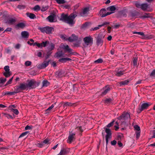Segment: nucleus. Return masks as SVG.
<instances>
[{
	"mask_svg": "<svg viewBox=\"0 0 155 155\" xmlns=\"http://www.w3.org/2000/svg\"><path fill=\"white\" fill-rule=\"evenodd\" d=\"M56 1L58 4H63L66 2L64 0H56Z\"/></svg>",
	"mask_w": 155,
	"mask_h": 155,
	"instance_id": "nucleus-38",
	"label": "nucleus"
},
{
	"mask_svg": "<svg viewBox=\"0 0 155 155\" xmlns=\"http://www.w3.org/2000/svg\"><path fill=\"white\" fill-rule=\"evenodd\" d=\"M125 71L124 70L122 71H117L115 74V75L118 77H120L123 75Z\"/></svg>",
	"mask_w": 155,
	"mask_h": 155,
	"instance_id": "nucleus-27",
	"label": "nucleus"
},
{
	"mask_svg": "<svg viewBox=\"0 0 155 155\" xmlns=\"http://www.w3.org/2000/svg\"><path fill=\"white\" fill-rule=\"evenodd\" d=\"M114 120H113L110 123L108 124L107 126V127H110L113 125L114 123Z\"/></svg>",
	"mask_w": 155,
	"mask_h": 155,
	"instance_id": "nucleus-57",
	"label": "nucleus"
},
{
	"mask_svg": "<svg viewBox=\"0 0 155 155\" xmlns=\"http://www.w3.org/2000/svg\"><path fill=\"white\" fill-rule=\"evenodd\" d=\"M151 105V104L150 103H144L142 104L140 107H139L138 110H139V111H138V112L139 113H140L144 110L147 109V108Z\"/></svg>",
	"mask_w": 155,
	"mask_h": 155,
	"instance_id": "nucleus-7",
	"label": "nucleus"
},
{
	"mask_svg": "<svg viewBox=\"0 0 155 155\" xmlns=\"http://www.w3.org/2000/svg\"><path fill=\"white\" fill-rule=\"evenodd\" d=\"M49 43V42L48 41H43L41 44V48L42 47H45L46 46V45L47 44H48Z\"/></svg>",
	"mask_w": 155,
	"mask_h": 155,
	"instance_id": "nucleus-32",
	"label": "nucleus"
},
{
	"mask_svg": "<svg viewBox=\"0 0 155 155\" xmlns=\"http://www.w3.org/2000/svg\"><path fill=\"white\" fill-rule=\"evenodd\" d=\"M113 100L110 98H107L105 100V103L107 104H109L111 103Z\"/></svg>",
	"mask_w": 155,
	"mask_h": 155,
	"instance_id": "nucleus-35",
	"label": "nucleus"
},
{
	"mask_svg": "<svg viewBox=\"0 0 155 155\" xmlns=\"http://www.w3.org/2000/svg\"><path fill=\"white\" fill-rule=\"evenodd\" d=\"M32 126L27 125L25 127V130L31 129L32 128Z\"/></svg>",
	"mask_w": 155,
	"mask_h": 155,
	"instance_id": "nucleus-60",
	"label": "nucleus"
},
{
	"mask_svg": "<svg viewBox=\"0 0 155 155\" xmlns=\"http://www.w3.org/2000/svg\"><path fill=\"white\" fill-rule=\"evenodd\" d=\"M137 58L136 57H134L133 59V63L134 66L137 65Z\"/></svg>",
	"mask_w": 155,
	"mask_h": 155,
	"instance_id": "nucleus-31",
	"label": "nucleus"
},
{
	"mask_svg": "<svg viewBox=\"0 0 155 155\" xmlns=\"http://www.w3.org/2000/svg\"><path fill=\"white\" fill-rule=\"evenodd\" d=\"M150 76L154 77L155 76V70H153L150 74Z\"/></svg>",
	"mask_w": 155,
	"mask_h": 155,
	"instance_id": "nucleus-50",
	"label": "nucleus"
},
{
	"mask_svg": "<svg viewBox=\"0 0 155 155\" xmlns=\"http://www.w3.org/2000/svg\"><path fill=\"white\" fill-rule=\"evenodd\" d=\"M104 36L102 34L100 33L96 38V43L97 45H102L103 43V39L104 38Z\"/></svg>",
	"mask_w": 155,
	"mask_h": 155,
	"instance_id": "nucleus-3",
	"label": "nucleus"
},
{
	"mask_svg": "<svg viewBox=\"0 0 155 155\" xmlns=\"http://www.w3.org/2000/svg\"><path fill=\"white\" fill-rule=\"evenodd\" d=\"M103 62V60L102 58H99L97 60L94 61V63L95 64L101 63Z\"/></svg>",
	"mask_w": 155,
	"mask_h": 155,
	"instance_id": "nucleus-37",
	"label": "nucleus"
},
{
	"mask_svg": "<svg viewBox=\"0 0 155 155\" xmlns=\"http://www.w3.org/2000/svg\"><path fill=\"white\" fill-rule=\"evenodd\" d=\"M54 105L52 104L50 107H49L45 111L46 113H48V111L52 109L54 107Z\"/></svg>",
	"mask_w": 155,
	"mask_h": 155,
	"instance_id": "nucleus-45",
	"label": "nucleus"
},
{
	"mask_svg": "<svg viewBox=\"0 0 155 155\" xmlns=\"http://www.w3.org/2000/svg\"><path fill=\"white\" fill-rule=\"evenodd\" d=\"M90 23L88 22H86L82 26L81 28H84L89 25Z\"/></svg>",
	"mask_w": 155,
	"mask_h": 155,
	"instance_id": "nucleus-39",
	"label": "nucleus"
},
{
	"mask_svg": "<svg viewBox=\"0 0 155 155\" xmlns=\"http://www.w3.org/2000/svg\"><path fill=\"white\" fill-rule=\"evenodd\" d=\"M18 86L21 91L24 90L27 88V85L26 84H21Z\"/></svg>",
	"mask_w": 155,
	"mask_h": 155,
	"instance_id": "nucleus-23",
	"label": "nucleus"
},
{
	"mask_svg": "<svg viewBox=\"0 0 155 155\" xmlns=\"http://www.w3.org/2000/svg\"><path fill=\"white\" fill-rule=\"evenodd\" d=\"M50 84L49 82L47 80H44L42 82V87H47Z\"/></svg>",
	"mask_w": 155,
	"mask_h": 155,
	"instance_id": "nucleus-29",
	"label": "nucleus"
},
{
	"mask_svg": "<svg viewBox=\"0 0 155 155\" xmlns=\"http://www.w3.org/2000/svg\"><path fill=\"white\" fill-rule=\"evenodd\" d=\"M49 141L48 139H46L45 140H44L42 143H43V144H47L49 143Z\"/></svg>",
	"mask_w": 155,
	"mask_h": 155,
	"instance_id": "nucleus-62",
	"label": "nucleus"
},
{
	"mask_svg": "<svg viewBox=\"0 0 155 155\" xmlns=\"http://www.w3.org/2000/svg\"><path fill=\"white\" fill-rule=\"evenodd\" d=\"M148 7V4L147 3H143L141 4V8L143 11L146 10Z\"/></svg>",
	"mask_w": 155,
	"mask_h": 155,
	"instance_id": "nucleus-24",
	"label": "nucleus"
},
{
	"mask_svg": "<svg viewBox=\"0 0 155 155\" xmlns=\"http://www.w3.org/2000/svg\"><path fill=\"white\" fill-rule=\"evenodd\" d=\"M59 61L62 63L65 62H66V58H60L59 60Z\"/></svg>",
	"mask_w": 155,
	"mask_h": 155,
	"instance_id": "nucleus-56",
	"label": "nucleus"
},
{
	"mask_svg": "<svg viewBox=\"0 0 155 155\" xmlns=\"http://www.w3.org/2000/svg\"><path fill=\"white\" fill-rule=\"evenodd\" d=\"M13 78V77H12L11 79H10L6 83L5 86H6L11 83L12 81Z\"/></svg>",
	"mask_w": 155,
	"mask_h": 155,
	"instance_id": "nucleus-52",
	"label": "nucleus"
},
{
	"mask_svg": "<svg viewBox=\"0 0 155 155\" xmlns=\"http://www.w3.org/2000/svg\"><path fill=\"white\" fill-rule=\"evenodd\" d=\"M110 22H107L105 21L104 22L102 25H99L98 27H101L103 26H104L105 25H109Z\"/></svg>",
	"mask_w": 155,
	"mask_h": 155,
	"instance_id": "nucleus-41",
	"label": "nucleus"
},
{
	"mask_svg": "<svg viewBox=\"0 0 155 155\" xmlns=\"http://www.w3.org/2000/svg\"><path fill=\"white\" fill-rule=\"evenodd\" d=\"M4 115L5 117H6L8 119H13V117H12V116L10 115H9V114H4Z\"/></svg>",
	"mask_w": 155,
	"mask_h": 155,
	"instance_id": "nucleus-43",
	"label": "nucleus"
},
{
	"mask_svg": "<svg viewBox=\"0 0 155 155\" xmlns=\"http://www.w3.org/2000/svg\"><path fill=\"white\" fill-rule=\"evenodd\" d=\"M36 82L34 80H31L28 82V84H26L27 87H31V88L33 89L36 87Z\"/></svg>",
	"mask_w": 155,
	"mask_h": 155,
	"instance_id": "nucleus-10",
	"label": "nucleus"
},
{
	"mask_svg": "<svg viewBox=\"0 0 155 155\" xmlns=\"http://www.w3.org/2000/svg\"><path fill=\"white\" fill-rule=\"evenodd\" d=\"M143 37V39L145 40L151 39L153 38V36L151 35H145L144 34Z\"/></svg>",
	"mask_w": 155,
	"mask_h": 155,
	"instance_id": "nucleus-26",
	"label": "nucleus"
},
{
	"mask_svg": "<svg viewBox=\"0 0 155 155\" xmlns=\"http://www.w3.org/2000/svg\"><path fill=\"white\" fill-rule=\"evenodd\" d=\"M55 15L54 14H53L52 15H49L47 18L48 21L50 22H54V17Z\"/></svg>",
	"mask_w": 155,
	"mask_h": 155,
	"instance_id": "nucleus-18",
	"label": "nucleus"
},
{
	"mask_svg": "<svg viewBox=\"0 0 155 155\" xmlns=\"http://www.w3.org/2000/svg\"><path fill=\"white\" fill-rule=\"evenodd\" d=\"M104 129H105V132L107 133V134L105 136V138L106 144L107 145L108 142V139L111 137L112 134L111 131L110 129L104 127Z\"/></svg>",
	"mask_w": 155,
	"mask_h": 155,
	"instance_id": "nucleus-5",
	"label": "nucleus"
},
{
	"mask_svg": "<svg viewBox=\"0 0 155 155\" xmlns=\"http://www.w3.org/2000/svg\"><path fill=\"white\" fill-rule=\"evenodd\" d=\"M11 110L16 115H18L19 114L18 110L16 109H14L12 108H11Z\"/></svg>",
	"mask_w": 155,
	"mask_h": 155,
	"instance_id": "nucleus-40",
	"label": "nucleus"
},
{
	"mask_svg": "<svg viewBox=\"0 0 155 155\" xmlns=\"http://www.w3.org/2000/svg\"><path fill=\"white\" fill-rule=\"evenodd\" d=\"M64 54L62 51H59L56 53L55 56L56 57L59 58L63 56Z\"/></svg>",
	"mask_w": 155,
	"mask_h": 155,
	"instance_id": "nucleus-21",
	"label": "nucleus"
},
{
	"mask_svg": "<svg viewBox=\"0 0 155 155\" xmlns=\"http://www.w3.org/2000/svg\"><path fill=\"white\" fill-rule=\"evenodd\" d=\"M9 67L8 66H6L4 68V69L5 71V72H9Z\"/></svg>",
	"mask_w": 155,
	"mask_h": 155,
	"instance_id": "nucleus-59",
	"label": "nucleus"
},
{
	"mask_svg": "<svg viewBox=\"0 0 155 155\" xmlns=\"http://www.w3.org/2000/svg\"><path fill=\"white\" fill-rule=\"evenodd\" d=\"M17 21V19L15 17L10 18L7 20V22L8 24L11 25L14 24Z\"/></svg>",
	"mask_w": 155,
	"mask_h": 155,
	"instance_id": "nucleus-17",
	"label": "nucleus"
},
{
	"mask_svg": "<svg viewBox=\"0 0 155 155\" xmlns=\"http://www.w3.org/2000/svg\"><path fill=\"white\" fill-rule=\"evenodd\" d=\"M109 8L110 10L111 11H114L116 10V8L113 5L110 6Z\"/></svg>",
	"mask_w": 155,
	"mask_h": 155,
	"instance_id": "nucleus-47",
	"label": "nucleus"
},
{
	"mask_svg": "<svg viewBox=\"0 0 155 155\" xmlns=\"http://www.w3.org/2000/svg\"><path fill=\"white\" fill-rule=\"evenodd\" d=\"M36 45L38 46V48H41V43H38L36 42L34 44V46Z\"/></svg>",
	"mask_w": 155,
	"mask_h": 155,
	"instance_id": "nucleus-61",
	"label": "nucleus"
},
{
	"mask_svg": "<svg viewBox=\"0 0 155 155\" xmlns=\"http://www.w3.org/2000/svg\"><path fill=\"white\" fill-rule=\"evenodd\" d=\"M68 16V15L67 14H65L64 13H62L61 16L59 20L66 22Z\"/></svg>",
	"mask_w": 155,
	"mask_h": 155,
	"instance_id": "nucleus-16",
	"label": "nucleus"
},
{
	"mask_svg": "<svg viewBox=\"0 0 155 155\" xmlns=\"http://www.w3.org/2000/svg\"><path fill=\"white\" fill-rule=\"evenodd\" d=\"M38 29L42 33L47 34H51L54 31V28L52 27L46 26L44 27L38 28Z\"/></svg>",
	"mask_w": 155,
	"mask_h": 155,
	"instance_id": "nucleus-1",
	"label": "nucleus"
},
{
	"mask_svg": "<svg viewBox=\"0 0 155 155\" xmlns=\"http://www.w3.org/2000/svg\"><path fill=\"white\" fill-rule=\"evenodd\" d=\"M67 149L65 148H63L61 150L60 153L58 155H64L67 153Z\"/></svg>",
	"mask_w": 155,
	"mask_h": 155,
	"instance_id": "nucleus-25",
	"label": "nucleus"
},
{
	"mask_svg": "<svg viewBox=\"0 0 155 155\" xmlns=\"http://www.w3.org/2000/svg\"><path fill=\"white\" fill-rule=\"evenodd\" d=\"M129 82V81L128 80H126L120 82V85H126Z\"/></svg>",
	"mask_w": 155,
	"mask_h": 155,
	"instance_id": "nucleus-30",
	"label": "nucleus"
},
{
	"mask_svg": "<svg viewBox=\"0 0 155 155\" xmlns=\"http://www.w3.org/2000/svg\"><path fill=\"white\" fill-rule=\"evenodd\" d=\"M62 48L64 50V51L68 52V53H70V54H74V52H72L73 50L69 47V46L68 45H63Z\"/></svg>",
	"mask_w": 155,
	"mask_h": 155,
	"instance_id": "nucleus-11",
	"label": "nucleus"
},
{
	"mask_svg": "<svg viewBox=\"0 0 155 155\" xmlns=\"http://www.w3.org/2000/svg\"><path fill=\"white\" fill-rule=\"evenodd\" d=\"M37 68L40 69H42L45 68L43 64H38L37 66Z\"/></svg>",
	"mask_w": 155,
	"mask_h": 155,
	"instance_id": "nucleus-53",
	"label": "nucleus"
},
{
	"mask_svg": "<svg viewBox=\"0 0 155 155\" xmlns=\"http://www.w3.org/2000/svg\"><path fill=\"white\" fill-rule=\"evenodd\" d=\"M15 93L14 92H6L4 95H14L15 94Z\"/></svg>",
	"mask_w": 155,
	"mask_h": 155,
	"instance_id": "nucleus-46",
	"label": "nucleus"
},
{
	"mask_svg": "<svg viewBox=\"0 0 155 155\" xmlns=\"http://www.w3.org/2000/svg\"><path fill=\"white\" fill-rule=\"evenodd\" d=\"M27 16L30 18L34 19L36 18V16L33 13L27 12L26 13Z\"/></svg>",
	"mask_w": 155,
	"mask_h": 155,
	"instance_id": "nucleus-22",
	"label": "nucleus"
},
{
	"mask_svg": "<svg viewBox=\"0 0 155 155\" xmlns=\"http://www.w3.org/2000/svg\"><path fill=\"white\" fill-rule=\"evenodd\" d=\"M25 7V6L24 5H18L17 6V8L19 9H23Z\"/></svg>",
	"mask_w": 155,
	"mask_h": 155,
	"instance_id": "nucleus-48",
	"label": "nucleus"
},
{
	"mask_svg": "<svg viewBox=\"0 0 155 155\" xmlns=\"http://www.w3.org/2000/svg\"><path fill=\"white\" fill-rule=\"evenodd\" d=\"M117 143V141L116 140H114L113 141L111 142V144L112 145H115Z\"/></svg>",
	"mask_w": 155,
	"mask_h": 155,
	"instance_id": "nucleus-64",
	"label": "nucleus"
},
{
	"mask_svg": "<svg viewBox=\"0 0 155 155\" xmlns=\"http://www.w3.org/2000/svg\"><path fill=\"white\" fill-rule=\"evenodd\" d=\"M31 64V62L29 61H26L25 63V64L26 66H30Z\"/></svg>",
	"mask_w": 155,
	"mask_h": 155,
	"instance_id": "nucleus-55",
	"label": "nucleus"
},
{
	"mask_svg": "<svg viewBox=\"0 0 155 155\" xmlns=\"http://www.w3.org/2000/svg\"><path fill=\"white\" fill-rule=\"evenodd\" d=\"M75 134L72 131L69 132V135L67 140L68 143L70 144L75 139Z\"/></svg>",
	"mask_w": 155,
	"mask_h": 155,
	"instance_id": "nucleus-6",
	"label": "nucleus"
},
{
	"mask_svg": "<svg viewBox=\"0 0 155 155\" xmlns=\"http://www.w3.org/2000/svg\"><path fill=\"white\" fill-rule=\"evenodd\" d=\"M21 34L23 38H28L29 35V33L26 31H22L21 32Z\"/></svg>",
	"mask_w": 155,
	"mask_h": 155,
	"instance_id": "nucleus-19",
	"label": "nucleus"
},
{
	"mask_svg": "<svg viewBox=\"0 0 155 155\" xmlns=\"http://www.w3.org/2000/svg\"><path fill=\"white\" fill-rule=\"evenodd\" d=\"M84 41L85 44L88 45L90 44H92L93 43V38L90 36L86 37L84 39Z\"/></svg>",
	"mask_w": 155,
	"mask_h": 155,
	"instance_id": "nucleus-9",
	"label": "nucleus"
},
{
	"mask_svg": "<svg viewBox=\"0 0 155 155\" xmlns=\"http://www.w3.org/2000/svg\"><path fill=\"white\" fill-rule=\"evenodd\" d=\"M21 91L20 89L18 86H16L14 87V93L15 94H16L18 93L21 92Z\"/></svg>",
	"mask_w": 155,
	"mask_h": 155,
	"instance_id": "nucleus-28",
	"label": "nucleus"
},
{
	"mask_svg": "<svg viewBox=\"0 0 155 155\" xmlns=\"http://www.w3.org/2000/svg\"><path fill=\"white\" fill-rule=\"evenodd\" d=\"M104 91L102 92V94L105 95L110 90V87L109 85H107L103 88Z\"/></svg>",
	"mask_w": 155,
	"mask_h": 155,
	"instance_id": "nucleus-14",
	"label": "nucleus"
},
{
	"mask_svg": "<svg viewBox=\"0 0 155 155\" xmlns=\"http://www.w3.org/2000/svg\"><path fill=\"white\" fill-rule=\"evenodd\" d=\"M61 38L65 41H68L69 42H72V41L76 39V38H75L74 39H71V37L68 38L67 36L65 35H61Z\"/></svg>",
	"mask_w": 155,
	"mask_h": 155,
	"instance_id": "nucleus-15",
	"label": "nucleus"
},
{
	"mask_svg": "<svg viewBox=\"0 0 155 155\" xmlns=\"http://www.w3.org/2000/svg\"><path fill=\"white\" fill-rule=\"evenodd\" d=\"M106 12L105 9L102 8L100 11V15L101 17H104L113 13V12H107V13Z\"/></svg>",
	"mask_w": 155,
	"mask_h": 155,
	"instance_id": "nucleus-8",
	"label": "nucleus"
},
{
	"mask_svg": "<svg viewBox=\"0 0 155 155\" xmlns=\"http://www.w3.org/2000/svg\"><path fill=\"white\" fill-rule=\"evenodd\" d=\"M6 81L5 78H0V84H4Z\"/></svg>",
	"mask_w": 155,
	"mask_h": 155,
	"instance_id": "nucleus-44",
	"label": "nucleus"
},
{
	"mask_svg": "<svg viewBox=\"0 0 155 155\" xmlns=\"http://www.w3.org/2000/svg\"><path fill=\"white\" fill-rule=\"evenodd\" d=\"M77 129L81 133H82L83 131V130L82 128V127L81 126L77 127Z\"/></svg>",
	"mask_w": 155,
	"mask_h": 155,
	"instance_id": "nucleus-63",
	"label": "nucleus"
},
{
	"mask_svg": "<svg viewBox=\"0 0 155 155\" xmlns=\"http://www.w3.org/2000/svg\"><path fill=\"white\" fill-rule=\"evenodd\" d=\"M48 6H43L41 10L42 12H45L46 11L48 8Z\"/></svg>",
	"mask_w": 155,
	"mask_h": 155,
	"instance_id": "nucleus-36",
	"label": "nucleus"
},
{
	"mask_svg": "<svg viewBox=\"0 0 155 155\" xmlns=\"http://www.w3.org/2000/svg\"><path fill=\"white\" fill-rule=\"evenodd\" d=\"M89 8L88 7H86L84 8L82 12L80 13V15L81 16H86L87 12H89Z\"/></svg>",
	"mask_w": 155,
	"mask_h": 155,
	"instance_id": "nucleus-12",
	"label": "nucleus"
},
{
	"mask_svg": "<svg viewBox=\"0 0 155 155\" xmlns=\"http://www.w3.org/2000/svg\"><path fill=\"white\" fill-rule=\"evenodd\" d=\"M142 19H144L147 18H152V16L151 14L149 13H145L143 15L141 16L140 17Z\"/></svg>",
	"mask_w": 155,
	"mask_h": 155,
	"instance_id": "nucleus-20",
	"label": "nucleus"
},
{
	"mask_svg": "<svg viewBox=\"0 0 155 155\" xmlns=\"http://www.w3.org/2000/svg\"><path fill=\"white\" fill-rule=\"evenodd\" d=\"M133 34H137L138 35H142L143 37V35H144V33L143 32H134L133 33Z\"/></svg>",
	"mask_w": 155,
	"mask_h": 155,
	"instance_id": "nucleus-54",
	"label": "nucleus"
},
{
	"mask_svg": "<svg viewBox=\"0 0 155 155\" xmlns=\"http://www.w3.org/2000/svg\"><path fill=\"white\" fill-rule=\"evenodd\" d=\"M29 133L28 131H25L24 132H23L22 133L21 135H20V136L19 137H22L25 135H26L28 134Z\"/></svg>",
	"mask_w": 155,
	"mask_h": 155,
	"instance_id": "nucleus-49",
	"label": "nucleus"
},
{
	"mask_svg": "<svg viewBox=\"0 0 155 155\" xmlns=\"http://www.w3.org/2000/svg\"><path fill=\"white\" fill-rule=\"evenodd\" d=\"M49 61H45L42 63L44 65V67L46 68L49 64Z\"/></svg>",
	"mask_w": 155,
	"mask_h": 155,
	"instance_id": "nucleus-51",
	"label": "nucleus"
},
{
	"mask_svg": "<svg viewBox=\"0 0 155 155\" xmlns=\"http://www.w3.org/2000/svg\"><path fill=\"white\" fill-rule=\"evenodd\" d=\"M77 16V15L76 14H71L68 16L65 23L68 24L70 25H73L75 23V21L74 20Z\"/></svg>",
	"mask_w": 155,
	"mask_h": 155,
	"instance_id": "nucleus-2",
	"label": "nucleus"
},
{
	"mask_svg": "<svg viewBox=\"0 0 155 155\" xmlns=\"http://www.w3.org/2000/svg\"><path fill=\"white\" fill-rule=\"evenodd\" d=\"M135 129L138 131H140V127L138 125H136L134 127Z\"/></svg>",
	"mask_w": 155,
	"mask_h": 155,
	"instance_id": "nucleus-58",
	"label": "nucleus"
},
{
	"mask_svg": "<svg viewBox=\"0 0 155 155\" xmlns=\"http://www.w3.org/2000/svg\"><path fill=\"white\" fill-rule=\"evenodd\" d=\"M128 118L130 119V114L127 112H124L121 115L117 118V119L119 120H127Z\"/></svg>",
	"mask_w": 155,
	"mask_h": 155,
	"instance_id": "nucleus-4",
	"label": "nucleus"
},
{
	"mask_svg": "<svg viewBox=\"0 0 155 155\" xmlns=\"http://www.w3.org/2000/svg\"><path fill=\"white\" fill-rule=\"evenodd\" d=\"M70 37L71 38V39H74L75 38H76V39L73 41L72 42H73L74 41H77L78 40V37L77 36L75 35L74 34H72L71 35Z\"/></svg>",
	"mask_w": 155,
	"mask_h": 155,
	"instance_id": "nucleus-34",
	"label": "nucleus"
},
{
	"mask_svg": "<svg viewBox=\"0 0 155 155\" xmlns=\"http://www.w3.org/2000/svg\"><path fill=\"white\" fill-rule=\"evenodd\" d=\"M3 74L6 77L8 78L10 77L11 75V73L10 71L5 72L3 73Z\"/></svg>",
	"mask_w": 155,
	"mask_h": 155,
	"instance_id": "nucleus-33",
	"label": "nucleus"
},
{
	"mask_svg": "<svg viewBox=\"0 0 155 155\" xmlns=\"http://www.w3.org/2000/svg\"><path fill=\"white\" fill-rule=\"evenodd\" d=\"M40 9V7L38 5H35L33 8V10L35 11H39Z\"/></svg>",
	"mask_w": 155,
	"mask_h": 155,
	"instance_id": "nucleus-42",
	"label": "nucleus"
},
{
	"mask_svg": "<svg viewBox=\"0 0 155 155\" xmlns=\"http://www.w3.org/2000/svg\"><path fill=\"white\" fill-rule=\"evenodd\" d=\"M26 26V24L25 22H20L18 23L15 25V28L19 29V28L23 29Z\"/></svg>",
	"mask_w": 155,
	"mask_h": 155,
	"instance_id": "nucleus-13",
	"label": "nucleus"
}]
</instances>
